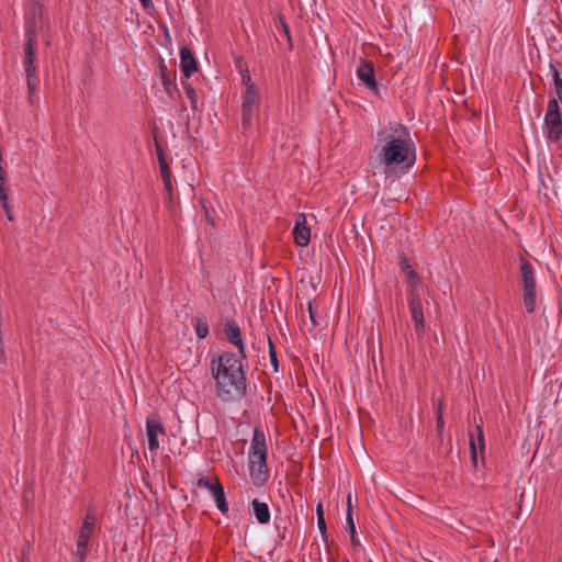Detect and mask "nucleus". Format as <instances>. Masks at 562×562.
Segmentation results:
<instances>
[{"label": "nucleus", "mask_w": 562, "mask_h": 562, "mask_svg": "<svg viewBox=\"0 0 562 562\" xmlns=\"http://www.w3.org/2000/svg\"><path fill=\"white\" fill-rule=\"evenodd\" d=\"M376 157L386 175L408 170L416 160L415 143L409 130L398 122H390L376 135Z\"/></svg>", "instance_id": "nucleus-1"}, {"label": "nucleus", "mask_w": 562, "mask_h": 562, "mask_svg": "<svg viewBox=\"0 0 562 562\" xmlns=\"http://www.w3.org/2000/svg\"><path fill=\"white\" fill-rule=\"evenodd\" d=\"M211 371L215 380L216 394L223 401H229L243 393L246 378L240 357L224 352L211 361Z\"/></svg>", "instance_id": "nucleus-2"}, {"label": "nucleus", "mask_w": 562, "mask_h": 562, "mask_svg": "<svg viewBox=\"0 0 562 562\" xmlns=\"http://www.w3.org/2000/svg\"><path fill=\"white\" fill-rule=\"evenodd\" d=\"M268 459V445L265 432L255 428L250 447L248 450V471L251 483L261 487L266 484L269 477Z\"/></svg>", "instance_id": "nucleus-3"}, {"label": "nucleus", "mask_w": 562, "mask_h": 562, "mask_svg": "<svg viewBox=\"0 0 562 562\" xmlns=\"http://www.w3.org/2000/svg\"><path fill=\"white\" fill-rule=\"evenodd\" d=\"M520 277L522 286L524 305L528 313H533L537 306V286L532 265L527 260L520 259Z\"/></svg>", "instance_id": "nucleus-4"}, {"label": "nucleus", "mask_w": 562, "mask_h": 562, "mask_svg": "<svg viewBox=\"0 0 562 562\" xmlns=\"http://www.w3.org/2000/svg\"><path fill=\"white\" fill-rule=\"evenodd\" d=\"M543 135L550 143H559L562 140V116L557 99H550L548 101L544 114Z\"/></svg>", "instance_id": "nucleus-5"}, {"label": "nucleus", "mask_w": 562, "mask_h": 562, "mask_svg": "<svg viewBox=\"0 0 562 562\" xmlns=\"http://www.w3.org/2000/svg\"><path fill=\"white\" fill-rule=\"evenodd\" d=\"M261 100V89L258 85H250L245 88L241 101L243 125L245 127L252 124L255 116L260 111Z\"/></svg>", "instance_id": "nucleus-6"}, {"label": "nucleus", "mask_w": 562, "mask_h": 562, "mask_svg": "<svg viewBox=\"0 0 562 562\" xmlns=\"http://www.w3.org/2000/svg\"><path fill=\"white\" fill-rule=\"evenodd\" d=\"M196 485L201 488L206 490L210 493L215 503L216 508L223 516H228L229 508L226 501L225 491L218 477L201 476L198 480Z\"/></svg>", "instance_id": "nucleus-7"}, {"label": "nucleus", "mask_w": 562, "mask_h": 562, "mask_svg": "<svg viewBox=\"0 0 562 562\" xmlns=\"http://www.w3.org/2000/svg\"><path fill=\"white\" fill-rule=\"evenodd\" d=\"M94 525H95L94 513L91 510H88L85 516L82 526L79 529V532L77 536V542H76V550L74 552V554L80 562H83L86 560V557L88 553V546H89L90 538L94 530Z\"/></svg>", "instance_id": "nucleus-8"}, {"label": "nucleus", "mask_w": 562, "mask_h": 562, "mask_svg": "<svg viewBox=\"0 0 562 562\" xmlns=\"http://www.w3.org/2000/svg\"><path fill=\"white\" fill-rule=\"evenodd\" d=\"M146 435L148 439V450L156 456L160 447V437L166 436V429L157 416H150L146 419Z\"/></svg>", "instance_id": "nucleus-9"}, {"label": "nucleus", "mask_w": 562, "mask_h": 562, "mask_svg": "<svg viewBox=\"0 0 562 562\" xmlns=\"http://www.w3.org/2000/svg\"><path fill=\"white\" fill-rule=\"evenodd\" d=\"M294 243L299 247H306L311 240V229L307 225L306 215L299 213L296 215L294 228H293Z\"/></svg>", "instance_id": "nucleus-10"}, {"label": "nucleus", "mask_w": 562, "mask_h": 562, "mask_svg": "<svg viewBox=\"0 0 562 562\" xmlns=\"http://www.w3.org/2000/svg\"><path fill=\"white\" fill-rule=\"evenodd\" d=\"M408 305L414 321L415 330L417 334H423L425 329L423 304L419 293H412L408 295Z\"/></svg>", "instance_id": "nucleus-11"}, {"label": "nucleus", "mask_w": 562, "mask_h": 562, "mask_svg": "<svg viewBox=\"0 0 562 562\" xmlns=\"http://www.w3.org/2000/svg\"><path fill=\"white\" fill-rule=\"evenodd\" d=\"M400 266L405 274L408 295H411L412 293H419V276L405 256H402Z\"/></svg>", "instance_id": "nucleus-12"}, {"label": "nucleus", "mask_w": 562, "mask_h": 562, "mask_svg": "<svg viewBox=\"0 0 562 562\" xmlns=\"http://www.w3.org/2000/svg\"><path fill=\"white\" fill-rule=\"evenodd\" d=\"M357 77L358 79L366 85L368 89L373 92H378V83L374 78V69L373 65L369 61H363L357 68Z\"/></svg>", "instance_id": "nucleus-13"}, {"label": "nucleus", "mask_w": 562, "mask_h": 562, "mask_svg": "<svg viewBox=\"0 0 562 562\" xmlns=\"http://www.w3.org/2000/svg\"><path fill=\"white\" fill-rule=\"evenodd\" d=\"M180 69L186 78H190L196 71V61L188 47L180 48Z\"/></svg>", "instance_id": "nucleus-14"}, {"label": "nucleus", "mask_w": 562, "mask_h": 562, "mask_svg": "<svg viewBox=\"0 0 562 562\" xmlns=\"http://www.w3.org/2000/svg\"><path fill=\"white\" fill-rule=\"evenodd\" d=\"M224 331H225V336H226L227 340L232 345L237 347L240 357H244L245 356V346L243 342L241 331H240L239 327L234 322L227 323L225 325Z\"/></svg>", "instance_id": "nucleus-15"}, {"label": "nucleus", "mask_w": 562, "mask_h": 562, "mask_svg": "<svg viewBox=\"0 0 562 562\" xmlns=\"http://www.w3.org/2000/svg\"><path fill=\"white\" fill-rule=\"evenodd\" d=\"M23 66L25 74H36L35 67V40L29 37L24 46Z\"/></svg>", "instance_id": "nucleus-16"}, {"label": "nucleus", "mask_w": 562, "mask_h": 562, "mask_svg": "<svg viewBox=\"0 0 562 562\" xmlns=\"http://www.w3.org/2000/svg\"><path fill=\"white\" fill-rule=\"evenodd\" d=\"M251 513L260 525H267L270 521V509L265 502L255 498L251 502Z\"/></svg>", "instance_id": "nucleus-17"}, {"label": "nucleus", "mask_w": 562, "mask_h": 562, "mask_svg": "<svg viewBox=\"0 0 562 562\" xmlns=\"http://www.w3.org/2000/svg\"><path fill=\"white\" fill-rule=\"evenodd\" d=\"M470 450H471L472 461H473V463H476L479 450L481 453H483V451H484V437H483V431L480 427H477V438L475 439L473 436H471Z\"/></svg>", "instance_id": "nucleus-18"}, {"label": "nucleus", "mask_w": 562, "mask_h": 562, "mask_svg": "<svg viewBox=\"0 0 562 562\" xmlns=\"http://www.w3.org/2000/svg\"><path fill=\"white\" fill-rule=\"evenodd\" d=\"M346 524H347V528H348L349 536H350V543L353 547L360 546V540L357 537L356 525H355V521H353V517H352V512L351 510H348L346 513Z\"/></svg>", "instance_id": "nucleus-19"}, {"label": "nucleus", "mask_w": 562, "mask_h": 562, "mask_svg": "<svg viewBox=\"0 0 562 562\" xmlns=\"http://www.w3.org/2000/svg\"><path fill=\"white\" fill-rule=\"evenodd\" d=\"M161 179L164 183V189L166 191L167 198L169 200L172 199V191H173V181H172V175L170 169L160 171Z\"/></svg>", "instance_id": "nucleus-20"}, {"label": "nucleus", "mask_w": 562, "mask_h": 562, "mask_svg": "<svg viewBox=\"0 0 562 562\" xmlns=\"http://www.w3.org/2000/svg\"><path fill=\"white\" fill-rule=\"evenodd\" d=\"M160 78H161V83L164 86L166 93L171 95L172 89L176 88V86H175L172 79L170 78V75L166 67H162L160 69Z\"/></svg>", "instance_id": "nucleus-21"}, {"label": "nucleus", "mask_w": 562, "mask_h": 562, "mask_svg": "<svg viewBox=\"0 0 562 562\" xmlns=\"http://www.w3.org/2000/svg\"><path fill=\"white\" fill-rule=\"evenodd\" d=\"M26 79H27L29 100H30V102H32V97L37 90L40 80H38V77L36 76V74H26Z\"/></svg>", "instance_id": "nucleus-22"}, {"label": "nucleus", "mask_w": 562, "mask_h": 562, "mask_svg": "<svg viewBox=\"0 0 562 562\" xmlns=\"http://www.w3.org/2000/svg\"><path fill=\"white\" fill-rule=\"evenodd\" d=\"M552 67V70H553V83H554V90H555V94H557V100H558V103L561 102L562 103V79L560 77V74H559V70L551 66Z\"/></svg>", "instance_id": "nucleus-23"}, {"label": "nucleus", "mask_w": 562, "mask_h": 562, "mask_svg": "<svg viewBox=\"0 0 562 562\" xmlns=\"http://www.w3.org/2000/svg\"><path fill=\"white\" fill-rule=\"evenodd\" d=\"M184 92L187 98L190 100L193 110L198 109V95L194 88L191 85H184Z\"/></svg>", "instance_id": "nucleus-24"}, {"label": "nucleus", "mask_w": 562, "mask_h": 562, "mask_svg": "<svg viewBox=\"0 0 562 562\" xmlns=\"http://www.w3.org/2000/svg\"><path fill=\"white\" fill-rule=\"evenodd\" d=\"M239 74H240V77H241L243 86L245 88L250 86V85H257L256 82L252 81L250 72H249V70H248V68L246 66L243 67L241 65H239Z\"/></svg>", "instance_id": "nucleus-25"}, {"label": "nucleus", "mask_w": 562, "mask_h": 562, "mask_svg": "<svg viewBox=\"0 0 562 562\" xmlns=\"http://www.w3.org/2000/svg\"><path fill=\"white\" fill-rule=\"evenodd\" d=\"M316 513H317V526H318V529H319V531L322 533H325L326 532V522H325V518H324V510H323V505L322 504L317 505Z\"/></svg>", "instance_id": "nucleus-26"}, {"label": "nucleus", "mask_w": 562, "mask_h": 562, "mask_svg": "<svg viewBox=\"0 0 562 562\" xmlns=\"http://www.w3.org/2000/svg\"><path fill=\"white\" fill-rule=\"evenodd\" d=\"M209 334V327L205 323L199 322L196 325V335L199 338H205Z\"/></svg>", "instance_id": "nucleus-27"}, {"label": "nucleus", "mask_w": 562, "mask_h": 562, "mask_svg": "<svg viewBox=\"0 0 562 562\" xmlns=\"http://www.w3.org/2000/svg\"><path fill=\"white\" fill-rule=\"evenodd\" d=\"M1 206L8 217L9 221H13L14 217H13V206L11 205L10 202H5V203H1Z\"/></svg>", "instance_id": "nucleus-28"}, {"label": "nucleus", "mask_w": 562, "mask_h": 562, "mask_svg": "<svg viewBox=\"0 0 562 562\" xmlns=\"http://www.w3.org/2000/svg\"><path fill=\"white\" fill-rule=\"evenodd\" d=\"M143 9L148 13L151 14L155 11V7L151 0H139Z\"/></svg>", "instance_id": "nucleus-29"}, {"label": "nucleus", "mask_w": 562, "mask_h": 562, "mask_svg": "<svg viewBox=\"0 0 562 562\" xmlns=\"http://www.w3.org/2000/svg\"><path fill=\"white\" fill-rule=\"evenodd\" d=\"M158 161L160 171L170 169L164 154L161 151L158 153Z\"/></svg>", "instance_id": "nucleus-30"}, {"label": "nucleus", "mask_w": 562, "mask_h": 562, "mask_svg": "<svg viewBox=\"0 0 562 562\" xmlns=\"http://www.w3.org/2000/svg\"><path fill=\"white\" fill-rule=\"evenodd\" d=\"M10 202L8 187L0 188V203Z\"/></svg>", "instance_id": "nucleus-31"}, {"label": "nucleus", "mask_w": 562, "mask_h": 562, "mask_svg": "<svg viewBox=\"0 0 562 562\" xmlns=\"http://www.w3.org/2000/svg\"><path fill=\"white\" fill-rule=\"evenodd\" d=\"M270 360H271V364L273 366L274 368V371H278V360H277V355H276V351L273 350L272 346L270 345Z\"/></svg>", "instance_id": "nucleus-32"}, {"label": "nucleus", "mask_w": 562, "mask_h": 562, "mask_svg": "<svg viewBox=\"0 0 562 562\" xmlns=\"http://www.w3.org/2000/svg\"><path fill=\"white\" fill-rule=\"evenodd\" d=\"M437 427L438 428H442L443 427V417H442L441 413H439V415L437 417Z\"/></svg>", "instance_id": "nucleus-33"}, {"label": "nucleus", "mask_w": 562, "mask_h": 562, "mask_svg": "<svg viewBox=\"0 0 562 562\" xmlns=\"http://www.w3.org/2000/svg\"><path fill=\"white\" fill-rule=\"evenodd\" d=\"M351 501H352V496H351V494L349 493V494L347 495V512H348V510H351V512H352Z\"/></svg>", "instance_id": "nucleus-34"}, {"label": "nucleus", "mask_w": 562, "mask_h": 562, "mask_svg": "<svg viewBox=\"0 0 562 562\" xmlns=\"http://www.w3.org/2000/svg\"><path fill=\"white\" fill-rule=\"evenodd\" d=\"M5 187H7L5 176L4 177H0V188H5Z\"/></svg>", "instance_id": "nucleus-35"}, {"label": "nucleus", "mask_w": 562, "mask_h": 562, "mask_svg": "<svg viewBox=\"0 0 562 562\" xmlns=\"http://www.w3.org/2000/svg\"><path fill=\"white\" fill-rule=\"evenodd\" d=\"M4 176H5V171L2 168V164H0V177H4Z\"/></svg>", "instance_id": "nucleus-36"}, {"label": "nucleus", "mask_w": 562, "mask_h": 562, "mask_svg": "<svg viewBox=\"0 0 562 562\" xmlns=\"http://www.w3.org/2000/svg\"><path fill=\"white\" fill-rule=\"evenodd\" d=\"M310 314H312V307H308ZM311 318L313 319V315H311Z\"/></svg>", "instance_id": "nucleus-37"}]
</instances>
